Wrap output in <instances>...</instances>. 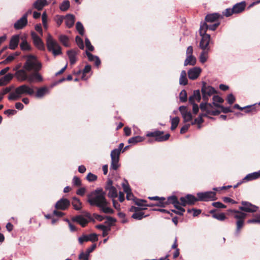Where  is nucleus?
Returning a JSON list of instances; mask_svg holds the SVG:
<instances>
[{"mask_svg": "<svg viewBox=\"0 0 260 260\" xmlns=\"http://www.w3.org/2000/svg\"><path fill=\"white\" fill-rule=\"evenodd\" d=\"M196 58L193 55L187 56L184 63V65L186 66L187 65L194 66L196 63Z\"/></svg>", "mask_w": 260, "mask_h": 260, "instance_id": "36", "label": "nucleus"}, {"mask_svg": "<svg viewBox=\"0 0 260 260\" xmlns=\"http://www.w3.org/2000/svg\"><path fill=\"white\" fill-rule=\"evenodd\" d=\"M35 93L33 88L26 84L17 87L14 92H11L8 96L10 101H16L23 95H32Z\"/></svg>", "mask_w": 260, "mask_h": 260, "instance_id": "3", "label": "nucleus"}, {"mask_svg": "<svg viewBox=\"0 0 260 260\" xmlns=\"http://www.w3.org/2000/svg\"><path fill=\"white\" fill-rule=\"evenodd\" d=\"M20 40V36L16 35L13 36L10 41L9 48L12 50H14L17 47Z\"/></svg>", "mask_w": 260, "mask_h": 260, "instance_id": "21", "label": "nucleus"}, {"mask_svg": "<svg viewBox=\"0 0 260 260\" xmlns=\"http://www.w3.org/2000/svg\"><path fill=\"white\" fill-rule=\"evenodd\" d=\"M202 69L200 67H194L188 71V78L192 80L197 79L200 76Z\"/></svg>", "mask_w": 260, "mask_h": 260, "instance_id": "17", "label": "nucleus"}, {"mask_svg": "<svg viewBox=\"0 0 260 260\" xmlns=\"http://www.w3.org/2000/svg\"><path fill=\"white\" fill-rule=\"evenodd\" d=\"M30 35L34 45L40 50H44V44L41 38L34 31H31Z\"/></svg>", "mask_w": 260, "mask_h": 260, "instance_id": "11", "label": "nucleus"}, {"mask_svg": "<svg viewBox=\"0 0 260 260\" xmlns=\"http://www.w3.org/2000/svg\"><path fill=\"white\" fill-rule=\"evenodd\" d=\"M201 92L204 103H207L209 97L212 95L215 92V89L211 86L207 85L205 83H203Z\"/></svg>", "mask_w": 260, "mask_h": 260, "instance_id": "7", "label": "nucleus"}, {"mask_svg": "<svg viewBox=\"0 0 260 260\" xmlns=\"http://www.w3.org/2000/svg\"><path fill=\"white\" fill-rule=\"evenodd\" d=\"M47 4L46 0H37L33 5L34 7L40 11Z\"/></svg>", "mask_w": 260, "mask_h": 260, "instance_id": "35", "label": "nucleus"}, {"mask_svg": "<svg viewBox=\"0 0 260 260\" xmlns=\"http://www.w3.org/2000/svg\"><path fill=\"white\" fill-rule=\"evenodd\" d=\"M201 36L202 37V39L199 45L200 48L203 50H209V44L210 41V35H201Z\"/></svg>", "mask_w": 260, "mask_h": 260, "instance_id": "16", "label": "nucleus"}, {"mask_svg": "<svg viewBox=\"0 0 260 260\" xmlns=\"http://www.w3.org/2000/svg\"><path fill=\"white\" fill-rule=\"evenodd\" d=\"M43 25L46 29L47 28V16L46 13H43L42 16Z\"/></svg>", "mask_w": 260, "mask_h": 260, "instance_id": "61", "label": "nucleus"}, {"mask_svg": "<svg viewBox=\"0 0 260 260\" xmlns=\"http://www.w3.org/2000/svg\"><path fill=\"white\" fill-rule=\"evenodd\" d=\"M197 195L199 201H200L207 202L214 201L216 199V193L214 191H209L204 192H198Z\"/></svg>", "mask_w": 260, "mask_h": 260, "instance_id": "9", "label": "nucleus"}, {"mask_svg": "<svg viewBox=\"0 0 260 260\" xmlns=\"http://www.w3.org/2000/svg\"><path fill=\"white\" fill-rule=\"evenodd\" d=\"M78 52L75 50H70L67 51L70 63L74 64L77 61V55Z\"/></svg>", "mask_w": 260, "mask_h": 260, "instance_id": "24", "label": "nucleus"}, {"mask_svg": "<svg viewBox=\"0 0 260 260\" xmlns=\"http://www.w3.org/2000/svg\"><path fill=\"white\" fill-rule=\"evenodd\" d=\"M86 179L89 182H93L96 180L97 176L91 173H89L86 176Z\"/></svg>", "mask_w": 260, "mask_h": 260, "instance_id": "58", "label": "nucleus"}, {"mask_svg": "<svg viewBox=\"0 0 260 260\" xmlns=\"http://www.w3.org/2000/svg\"><path fill=\"white\" fill-rule=\"evenodd\" d=\"M122 186L123 187V191L126 193L129 191L131 190V189L130 188V186L129 185H128V183L127 181H125V182H123L122 183Z\"/></svg>", "mask_w": 260, "mask_h": 260, "instance_id": "62", "label": "nucleus"}, {"mask_svg": "<svg viewBox=\"0 0 260 260\" xmlns=\"http://www.w3.org/2000/svg\"><path fill=\"white\" fill-rule=\"evenodd\" d=\"M106 189L108 190V196L110 198L113 200L117 197V191L116 188L112 185V180H108L106 186Z\"/></svg>", "mask_w": 260, "mask_h": 260, "instance_id": "14", "label": "nucleus"}, {"mask_svg": "<svg viewBox=\"0 0 260 260\" xmlns=\"http://www.w3.org/2000/svg\"><path fill=\"white\" fill-rule=\"evenodd\" d=\"M209 29V25H208L206 22H201L200 28V36L207 35L206 34L207 30Z\"/></svg>", "mask_w": 260, "mask_h": 260, "instance_id": "43", "label": "nucleus"}, {"mask_svg": "<svg viewBox=\"0 0 260 260\" xmlns=\"http://www.w3.org/2000/svg\"><path fill=\"white\" fill-rule=\"evenodd\" d=\"M72 204L74 208L76 210H80L82 208V203L79 199L76 197L73 198Z\"/></svg>", "mask_w": 260, "mask_h": 260, "instance_id": "38", "label": "nucleus"}, {"mask_svg": "<svg viewBox=\"0 0 260 260\" xmlns=\"http://www.w3.org/2000/svg\"><path fill=\"white\" fill-rule=\"evenodd\" d=\"M86 54L88 57V60L90 61H94L96 66L98 67L101 64V60L98 56L93 55L87 51H86Z\"/></svg>", "mask_w": 260, "mask_h": 260, "instance_id": "33", "label": "nucleus"}, {"mask_svg": "<svg viewBox=\"0 0 260 260\" xmlns=\"http://www.w3.org/2000/svg\"><path fill=\"white\" fill-rule=\"evenodd\" d=\"M248 223H260V214L256 216L253 219H249L247 220Z\"/></svg>", "mask_w": 260, "mask_h": 260, "instance_id": "60", "label": "nucleus"}, {"mask_svg": "<svg viewBox=\"0 0 260 260\" xmlns=\"http://www.w3.org/2000/svg\"><path fill=\"white\" fill-rule=\"evenodd\" d=\"M200 108L203 113L200 114L199 117L195 119L197 124H198V128H201V124L204 122L203 117L207 116L208 115H217L220 113L219 111L212 109L213 106L212 104L201 103Z\"/></svg>", "mask_w": 260, "mask_h": 260, "instance_id": "2", "label": "nucleus"}, {"mask_svg": "<svg viewBox=\"0 0 260 260\" xmlns=\"http://www.w3.org/2000/svg\"><path fill=\"white\" fill-rule=\"evenodd\" d=\"M242 206L239 207V209L244 212L253 213L256 212L258 209V207L255 205H254L248 202L242 201Z\"/></svg>", "mask_w": 260, "mask_h": 260, "instance_id": "10", "label": "nucleus"}, {"mask_svg": "<svg viewBox=\"0 0 260 260\" xmlns=\"http://www.w3.org/2000/svg\"><path fill=\"white\" fill-rule=\"evenodd\" d=\"M65 19V23L67 27L71 28L75 23V18L72 14H68L66 15Z\"/></svg>", "mask_w": 260, "mask_h": 260, "instance_id": "29", "label": "nucleus"}, {"mask_svg": "<svg viewBox=\"0 0 260 260\" xmlns=\"http://www.w3.org/2000/svg\"><path fill=\"white\" fill-rule=\"evenodd\" d=\"M208 50H203L200 54V60L202 63H205L208 59Z\"/></svg>", "mask_w": 260, "mask_h": 260, "instance_id": "47", "label": "nucleus"}, {"mask_svg": "<svg viewBox=\"0 0 260 260\" xmlns=\"http://www.w3.org/2000/svg\"><path fill=\"white\" fill-rule=\"evenodd\" d=\"M13 75L9 73L0 79V86L7 84L13 78Z\"/></svg>", "mask_w": 260, "mask_h": 260, "instance_id": "31", "label": "nucleus"}, {"mask_svg": "<svg viewBox=\"0 0 260 260\" xmlns=\"http://www.w3.org/2000/svg\"><path fill=\"white\" fill-rule=\"evenodd\" d=\"M164 203L165 206L167 204H172L175 208H178V205H181V202H179L175 196L169 197L167 199V201L164 202Z\"/></svg>", "mask_w": 260, "mask_h": 260, "instance_id": "26", "label": "nucleus"}, {"mask_svg": "<svg viewBox=\"0 0 260 260\" xmlns=\"http://www.w3.org/2000/svg\"><path fill=\"white\" fill-rule=\"evenodd\" d=\"M163 134V132L155 131L153 132H148L146 134V136L148 137L155 138V140L156 141L162 142L167 140L170 137V135L169 134L164 136Z\"/></svg>", "mask_w": 260, "mask_h": 260, "instance_id": "8", "label": "nucleus"}, {"mask_svg": "<svg viewBox=\"0 0 260 260\" xmlns=\"http://www.w3.org/2000/svg\"><path fill=\"white\" fill-rule=\"evenodd\" d=\"M23 68L27 71H39L42 68V63L34 55H28L27 57Z\"/></svg>", "mask_w": 260, "mask_h": 260, "instance_id": "5", "label": "nucleus"}, {"mask_svg": "<svg viewBox=\"0 0 260 260\" xmlns=\"http://www.w3.org/2000/svg\"><path fill=\"white\" fill-rule=\"evenodd\" d=\"M88 202L91 206H96L105 213L112 214L114 211L108 207L109 203L105 198V193L102 189H98L88 196Z\"/></svg>", "mask_w": 260, "mask_h": 260, "instance_id": "1", "label": "nucleus"}, {"mask_svg": "<svg viewBox=\"0 0 260 260\" xmlns=\"http://www.w3.org/2000/svg\"><path fill=\"white\" fill-rule=\"evenodd\" d=\"M179 98L181 102H185L187 101V93L185 90H182L180 92Z\"/></svg>", "mask_w": 260, "mask_h": 260, "instance_id": "54", "label": "nucleus"}, {"mask_svg": "<svg viewBox=\"0 0 260 260\" xmlns=\"http://www.w3.org/2000/svg\"><path fill=\"white\" fill-rule=\"evenodd\" d=\"M132 210L135 211V213L132 215V217L137 220H141L146 216L144 215V213L142 212H137L138 208L135 207H132Z\"/></svg>", "mask_w": 260, "mask_h": 260, "instance_id": "32", "label": "nucleus"}, {"mask_svg": "<svg viewBox=\"0 0 260 260\" xmlns=\"http://www.w3.org/2000/svg\"><path fill=\"white\" fill-rule=\"evenodd\" d=\"M76 28L77 31H78V32L81 35H84V28L83 25L80 22L78 21L76 23Z\"/></svg>", "mask_w": 260, "mask_h": 260, "instance_id": "50", "label": "nucleus"}, {"mask_svg": "<svg viewBox=\"0 0 260 260\" xmlns=\"http://www.w3.org/2000/svg\"><path fill=\"white\" fill-rule=\"evenodd\" d=\"M201 99L200 91L199 90H196L194 91L193 94L189 98V102L190 104L195 103L196 102H200Z\"/></svg>", "mask_w": 260, "mask_h": 260, "instance_id": "25", "label": "nucleus"}, {"mask_svg": "<svg viewBox=\"0 0 260 260\" xmlns=\"http://www.w3.org/2000/svg\"><path fill=\"white\" fill-rule=\"evenodd\" d=\"M178 208H176L178 210H172L174 212H175L176 214L182 215L183 214V213L185 212V209L181 207L180 205H178L177 207Z\"/></svg>", "mask_w": 260, "mask_h": 260, "instance_id": "63", "label": "nucleus"}, {"mask_svg": "<svg viewBox=\"0 0 260 260\" xmlns=\"http://www.w3.org/2000/svg\"><path fill=\"white\" fill-rule=\"evenodd\" d=\"M34 73L28 75V81L30 82H41L43 81V78L39 71H33Z\"/></svg>", "mask_w": 260, "mask_h": 260, "instance_id": "20", "label": "nucleus"}, {"mask_svg": "<svg viewBox=\"0 0 260 260\" xmlns=\"http://www.w3.org/2000/svg\"><path fill=\"white\" fill-rule=\"evenodd\" d=\"M98 240V235L92 233L89 235H83L78 238V242L80 244H82L84 242L91 241L92 242H96Z\"/></svg>", "mask_w": 260, "mask_h": 260, "instance_id": "12", "label": "nucleus"}, {"mask_svg": "<svg viewBox=\"0 0 260 260\" xmlns=\"http://www.w3.org/2000/svg\"><path fill=\"white\" fill-rule=\"evenodd\" d=\"M144 140V138L141 136H136L130 138L128 142L130 144H135L138 142H141Z\"/></svg>", "mask_w": 260, "mask_h": 260, "instance_id": "44", "label": "nucleus"}, {"mask_svg": "<svg viewBox=\"0 0 260 260\" xmlns=\"http://www.w3.org/2000/svg\"><path fill=\"white\" fill-rule=\"evenodd\" d=\"M223 102V100L218 95H214L213 97V105L216 107H219L220 105L218 103H222Z\"/></svg>", "mask_w": 260, "mask_h": 260, "instance_id": "45", "label": "nucleus"}, {"mask_svg": "<svg viewBox=\"0 0 260 260\" xmlns=\"http://www.w3.org/2000/svg\"><path fill=\"white\" fill-rule=\"evenodd\" d=\"M121 152L119 150H117L116 149H114L111 152V160H119V155L120 154Z\"/></svg>", "mask_w": 260, "mask_h": 260, "instance_id": "46", "label": "nucleus"}, {"mask_svg": "<svg viewBox=\"0 0 260 260\" xmlns=\"http://www.w3.org/2000/svg\"><path fill=\"white\" fill-rule=\"evenodd\" d=\"M260 178V171L247 174L243 179L242 182H246Z\"/></svg>", "mask_w": 260, "mask_h": 260, "instance_id": "22", "label": "nucleus"}, {"mask_svg": "<svg viewBox=\"0 0 260 260\" xmlns=\"http://www.w3.org/2000/svg\"><path fill=\"white\" fill-rule=\"evenodd\" d=\"M72 220L73 221L77 222L83 227L85 226L88 223V220L82 215L73 217Z\"/></svg>", "mask_w": 260, "mask_h": 260, "instance_id": "27", "label": "nucleus"}, {"mask_svg": "<svg viewBox=\"0 0 260 260\" xmlns=\"http://www.w3.org/2000/svg\"><path fill=\"white\" fill-rule=\"evenodd\" d=\"M210 213L213 214L212 217L220 221H223L226 218L225 215L223 213H215L214 210L210 211Z\"/></svg>", "mask_w": 260, "mask_h": 260, "instance_id": "42", "label": "nucleus"}, {"mask_svg": "<svg viewBox=\"0 0 260 260\" xmlns=\"http://www.w3.org/2000/svg\"><path fill=\"white\" fill-rule=\"evenodd\" d=\"M21 43L20 44V47L22 51H29L31 49L30 45L28 44L26 41V37L25 36L21 38Z\"/></svg>", "mask_w": 260, "mask_h": 260, "instance_id": "28", "label": "nucleus"}, {"mask_svg": "<svg viewBox=\"0 0 260 260\" xmlns=\"http://www.w3.org/2000/svg\"><path fill=\"white\" fill-rule=\"evenodd\" d=\"M234 13L233 8L232 9L228 8L226 9L224 12H223L224 15L226 17H229Z\"/></svg>", "mask_w": 260, "mask_h": 260, "instance_id": "64", "label": "nucleus"}, {"mask_svg": "<svg viewBox=\"0 0 260 260\" xmlns=\"http://www.w3.org/2000/svg\"><path fill=\"white\" fill-rule=\"evenodd\" d=\"M17 79L20 81L28 80V75H27L26 71L24 70H20L16 73Z\"/></svg>", "mask_w": 260, "mask_h": 260, "instance_id": "30", "label": "nucleus"}, {"mask_svg": "<svg viewBox=\"0 0 260 260\" xmlns=\"http://www.w3.org/2000/svg\"><path fill=\"white\" fill-rule=\"evenodd\" d=\"M85 46L88 50H89L90 51H93L94 47L91 45L89 40L87 38H86L85 39Z\"/></svg>", "mask_w": 260, "mask_h": 260, "instance_id": "59", "label": "nucleus"}, {"mask_svg": "<svg viewBox=\"0 0 260 260\" xmlns=\"http://www.w3.org/2000/svg\"><path fill=\"white\" fill-rule=\"evenodd\" d=\"M146 200H138L137 201H136L135 203L137 205H138V206H140V207H151V206H152V205H148V204H146L145 203H146Z\"/></svg>", "mask_w": 260, "mask_h": 260, "instance_id": "56", "label": "nucleus"}, {"mask_svg": "<svg viewBox=\"0 0 260 260\" xmlns=\"http://www.w3.org/2000/svg\"><path fill=\"white\" fill-rule=\"evenodd\" d=\"M119 160L117 159L111 160L110 170H116L119 167Z\"/></svg>", "mask_w": 260, "mask_h": 260, "instance_id": "52", "label": "nucleus"}, {"mask_svg": "<svg viewBox=\"0 0 260 260\" xmlns=\"http://www.w3.org/2000/svg\"><path fill=\"white\" fill-rule=\"evenodd\" d=\"M70 6V2L68 1H63L60 5V9L62 11H67Z\"/></svg>", "mask_w": 260, "mask_h": 260, "instance_id": "49", "label": "nucleus"}, {"mask_svg": "<svg viewBox=\"0 0 260 260\" xmlns=\"http://www.w3.org/2000/svg\"><path fill=\"white\" fill-rule=\"evenodd\" d=\"M179 118L178 117H175L171 119V130H174L178 126L179 122Z\"/></svg>", "mask_w": 260, "mask_h": 260, "instance_id": "48", "label": "nucleus"}, {"mask_svg": "<svg viewBox=\"0 0 260 260\" xmlns=\"http://www.w3.org/2000/svg\"><path fill=\"white\" fill-rule=\"evenodd\" d=\"M179 110L182 115L183 122L186 123L191 121L192 114L190 111H187L185 106H181L179 107Z\"/></svg>", "mask_w": 260, "mask_h": 260, "instance_id": "15", "label": "nucleus"}, {"mask_svg": "<svg viewBox=\"0 0 260 260\" xmlns=\"http://www.w3.org/2000/svg\"><path fill=\"white\" fill-rule=\"evenodd\" d=\"M76 42L77 44V45L78 46V47L81 49H83L84 48V43H83V41L82 40V39L79 36H77L76 37Z\"/></svg>", "mask_w": 260, "mask_h": 260, "instance_id": "55", "label": "nucleus"}, {"mask_svg": "<svg viewBox=\"0 0 260 260\" xmlns=\"http://www.w3.org/2000/svg\"><path fill=\"white\" fill-rule=\"evenodd\" d=\"M234 108L238 109L241 110L246 109V112L248 113L250 112L255 111V108L254 105L253 106H248L245 107H241L238 104H235L234 106Z\"/></svg>", "mask_w": 260, "mask_h": 260, "instance_id": "40", "label": "nucleus"}, {"mask_svg": "<svg viewBox=\"0 0 260 260\" xmlns=\"http://www.w3.org/2000/svg\"><path fill=\"white\" fill-rule=\"evenodd\" d=\"M91 71V66L90 65H86L83 71V76L82 78L84 80H86L87 78L85 77V75L90 72Z\"/></svg>", "mask_w": 260, "mask_h": 260, "instance_id": "57", "label": "nucleus"}, {"mask_svg": "<svg viewBox=\"0 0 260 260\" xmlns=\"http://www.w3.org/2000/svg\"><path fill=\"white\" fill-rule=\"evenodd\" d=\"M96 247V244H93L90 247L86 249L85 252H83V254H84L86 257H89V254L95 249Z\"/></svg>", "mask_w": 260, "mask_h": 260, "instance_id": "51", "label": "nucleus"}, {"mask_svg": "<svg viewBox=\"0 0 260 260\" xmlns=\"http://www.w3.org/2000/svg\"><path fill=\"white\" fill-rule=\"evenodd\" d=\"M149 199L151 200H157L159 201V203L160 204L159 206L165 207L164 201L165 200V198H159L158 197L155 196V197H149Z\"/></svg>", "mask_w": 260, "mask_h": 260, "instance_id": "53", "label": "nucleus"}, {"mask_svg": "<svg viewBox=\"0 0 260 260\" xmlns=\"http://www.w3.org/2000/svg\"><path fill=\"white\" fill-rule=\"evenodd\" d=\"M220 15L218 13H213L207 15L205 17V20L207 22H212L218 19Z\"/></svg>", "mask_w": 260, "mask_h": 260, "instance_id": "39", "label": "nucleus"}, {"mask_svg": "<svg viewBox=\"0 0 260 260\" xmlns=\"http://www.w3.org/2000/svg\"><path fill=\"white\" fill-rule=\"evenodd\" d=\"M245 4L244 2H241L236 4L233 7L234 13H239L242 12L245 9Z\"/></svg>", "mask_w": 260, "mask_h": 260, "instance_id": "34", "label": "nucleus"}, {"mask_svg": "<svg viewBox=\"0 0 260 260\" xmlns=\"http://www.w3.org/2000/svg\"><path fill=\"white\" fill-rule=\"evenodd\" d=\"M46 45L48 51L51 52L54 56L62 54L61 47L50 34H48L46 38Z\"/></svg>", "mask_w": 260, "mask_h": 260, "instance_id": "6", "label": "nucleus"}, {"mask_svg": "<svg viewBox=\"0 0 260 260\" xmlns=\"http://www.w3.org/2000/svg\"><path fill=\"white\" fill-rule=\"evenodd\" d=\"M70 205V202L69 200L62 198L56 202L55 207L57 209L64 210L67 209Z\"/></svg>", "mask_w": 260, "mask_h": 260, "instance_id": "18", "label": "nucleus"}, {"mask_svg": "<svg viewBox=\"0 0 260 260\" xmlns=\"http://www.w3.org/2000/svg\"><path fill=\"white\" fill-rule=\"evenodd\" d=\"M59 41L65 46L69 47L70 44L69 43V38L64 35H61L58 37Z\"/></svg>", "mask_w": 260, "mask_h": 260, "instance_id": "41", "label": "nucleus"}, {"mask_svg": "<svg viewBox=\"0 0 260 260\" xmlns=\"http://www.w3.org/2000/svg\"><path fill=\"white\" fill-rule=\"evenodd\" d=\"M188 83V80L186 77V71L183 70L181 72L180 78H179V84L181 85H186Z\"/></svg>", "mask_w": 260, "mask_h": 260, "instance_id": "37", "label": "nucleus"}, {"mask_svg": "<svg viewBox=\"0 0 260 260\" xmlns=\"http://www.w3.org/2000/svg\"><path fill=\"white\" fill-rule=\"evenodd\" d=\"M27 19L26 18V16H22L14 24V27L17 30L21 29L27 24Z\"/></svg>", "mask_w": 260, "mask_h": 260, "instance_id": "19", "label": "nucleus"}, {"mask_svg": "<svg viewBox=\"0 0 260 260\" xmlns=\"http://www.w3.org/2000/svg\"><path fill=\"white\" fill-rule=\"evenodd\" d=\"M181 205L185 206L186 205L194 204L196 202L199 201L198 198H197L191 194H187L185 197H181L180 199Z\"/></svg>", "mask_w": 260, "mask_h": 260, "instance_id": "13", "label": "nucleus"}, {"mask_svg": "<svg viewBox=\"0 0 260 260\" xmlns=\"http://www.w3.org/2000/svg\"><path fill=\"white\" fill-rule=\"evenodd\" d=\"M228 211L237 219L236 222V228L234 235L236 237H238L239 236L241 230L244 226V219L246 217V214L236 210H229Z\"/></svg>", "mask_w": 260, "mask_h": 260, "instance_id": "4", "label": "nucleus"}, {"mask_svg": "<svg viewBox=\"0 0 260 260\" xmlns=\"http://www.w3.org/2000/svg\"><path fill=\"white\" fill-rule=\"evenodd\" d=\"M49 93V90L48 87H42L37 89L35 96L37 98L41 99Z\"/></svg>", "mask_w": 260, "mask_h": 260, "instance_id": "23", "label": "nucleus"}]
</instances>
